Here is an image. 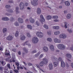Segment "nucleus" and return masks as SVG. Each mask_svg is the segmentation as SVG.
<instances>
[{
    "label": "nucleus",
    "mask_w": 73,
    "mask_h": 73,
    "mask_svg": "<svg viewBox=\"0 0 73 73\" xmlns=\"http://www.w3.org/2000/svg\"><path fill=\"white\" fill-rule=\"evenodd\" d=\"M23 44H24V45H28L29 46H31V44L29 43V42L28 41H27L26 42H25Z\"/></svg>",
    "instance_id": "obj_16"
},
{
    "label": "nucleus",
    "mask_w": 73,
    "mask_h": 73,
    "mask_svg": "<svg viewBox=\"0 0 73 73\" xmlns=\"http://www.w3.org/2000/svg\"><path fill=\"white\" fill-rule=\"evenodd\" d=\"M15 65L17 66H19V65H20V64H19V62H15Z\"/></svg>",
    "instance_id": "obj_46"
},
{
    "label": "nucleus",
    "mask_w": 73,
    "mask_h": 73,
    "mask_svg": "<svg viewBox=\"0 0 73 73\" xmlns=\"http://www.w3.org/2000/svg\"><path fill=\"white\" fill-rule=\"evenodd\" d=\"M70 50L73 51V44H72L71 45V47H70Z\"/></svg>",
    "instance_id": "obj_51"
},
{
    "label": "nucleus",
    "mask_w": 73,
    "mask_h": 73,
    "mask_svg": "<svg viewBox=\"0 0 73 73\" xmlns=\"http://www.w3.org/2000/svg\"><path fill=\"white\" fill-rule=\"evenodd\" d=\"M42 60L43 61H42L43 62V63L44 65H46L47 64H48V60L47 59L45 58H44L42 59Z\"/></svg>",
    "instance_id": "obj_8"
},
{
    "label": "nucleus",
    "mask_w": 73,
    "mask_h": 73,
    "mask_svg": "<svg viewBox=\"0 0 73 73\" xmlns=\"http://www.w3.org/2000/svg\"><path fill=\"white\" fill-rule=\"evenodd\" d=\"M44 63L43 61H41L39 64L40 66H44Z\"/></svg>",
    "instance_id": "obj_28"
},
{
    "label": "nucleus",
    "mask_w": 73,
    "mask_h": 73,
    "mask_svg": "<svg viewBox=\"0 0 73 73\" xmlns=\"http://www.w3.org/2000/svg\"><path fill=\"white\" fill-rule=\"evenodd\" d=\"M37 13L38 15L40 14L41 13V9H40V8H38L37 10Z\"/></svg>",
    "instance_id": "obj_15"
},
{
    "label": "nucleus",
    "mask_w": 73,
    "mask_h": 73,
    "mask_svg": "<svg viewBox=\"0 0 73 73\" xmlns=\"http://www.w3.org/2000/svg\"><path fill=\"white\" fill-rule=\"evenodd\" d=\"M1 64L3 65H4L5 64H6V63L5 62L2 61L1 62Z\"/></svg>",
    "instance_id": "obj_49"
},
{
    "label": "nucleus",
    "mask_w": 73,
    "mask_h": 73,
    "mask_svg": "<svg viewBox=\"0 0 73 73\" xmlns=\"http://www.w3.org/2000/svg\"><path fill=\"white\" fill-rule=\"evenodd\" d=\"M54 66H55V67H56L57 66V65H58V63L56 62H53Z\"/></svg>",
    "instance_id": "obj_30"
},
{
    "label": "nucleus",
    "mask_w": 73,
    "mask_h": 73,
    "mask_svg": "<svg viewBox=\"0 0 73 73\" xmlns=\"http://www.w3.org/2000/svg\"><path fill=\"white\" fill-rule=\"evenodd\" d=\"M64 23V27L66 29L67 28H68V27L67 26V24H66V22H65Z\"/></svg>",
    "instance_id": "obj_41"
},
{
    "label": "nucleus",
    "mask_w": 73,
    "mask_h": 73,
    "mask_svg": "<svg viewBox=\"0 0 73 73\" xmlns=\"http://www.w3.org/2000/svg\"><path fill=\"white\" fill-rule=\"evenodd\" d=\"M19 8L18 7H16L15 9V11L16 12V13L17 14H18L19 13H20V11H19Z\"/></svg>",
    "instance_id": "obj_24"
},
{
    "label": "nucleus",
    "mask_w": 73,
    "mask_h": 73,
    "mask_svg": "<svg viewBox=\"0 0 73 73\" xmlns=\"http://www.w3.org/2000/svg\"><path fill=\"white\" fill-rule=\"evenodd\" d=\"M46 18L47 20H50V19H52V16L50 15H48L47 16Z\"/></svg>",
    "instance_id": "obj_29"
},
{
    "label": "nucleus",
    "mask_w": 73,
    "mask_h": 73,
    "mask_svg": "<svg viewBox=\"0 0 73 73\" xmlns=\"http://www.w3.org/2000/svg\"><path fill=\"white\" fill-rule=\"evenodd\" d=\"M64 3V1L63 0H61V2H60V4H62Z\"/></svg>",
    "instance_id": "obj_60"
},
{
    "label": "nucleus",
    "mask_w": 73,
    "mask_h": 73,
    "mask_svg": "<svg viewBox=\"0 0 73 73\" xmlns=\"http://www.w3.org/2000/svg\"><path fill=\"white\" fill-rule=\"evenodd\" d=\"M71 15L70 14H68L66 16V18L67 19H70L71 18Z\"/></svg>",
    "instance_id": "obj_27"
},
{
    "label": "nucleus",
    "mask_w": 73,
    "mask_h": 73,
    "mask_svg": "<svg viewBox=\"0 0 73 73\" xmlns=\"http://www.w3.org/2000/svg\"><path fill=\"white\" fill-rule=\"evenodd\" d=\"M47 33L49 36H51L52 35V32L50 31H47Z\"/></svg>",
    "instance_id": "obj_33"
},
{
    "label": "nucleus",
    "mask_w": 73,
    "mask_h": 73,
    "mask_svg": "<svg viewBox=\"0 0 73 73\" xmlns=\"http://www.w3.org/2000/svg\"><path fill=\"white\" fill-rule=\"evenodd\" d=\"M33 2H31V4L34 6H36L38 5V0H33Z\"/></svg>",
    "instance_id": "obj_5"
},
{
    "label": "nucleus",
    "mask_w": 73,
    "mask_h": 73,
    "mask_svg": "<svg viewBox=\"0 0 73 73\" xmlns=\"http://www.w3.org/2000/svg\"><path fill=\"white\" fill-rule=\"evenodd\" d=\"M3 47L2 46H0V50L1 51H3Z\"/></svg>",
    "instance_id": "obj_48"
},
{
    "label": "nucleus",
    "mask_w": 73,
    "mask_h": 73,
    "mask_svg": "<svg viewBox=\"0 0 73 73\" xmlns=\"http://www.w3.org/2000/svg\"><path fill=\"white\" fill-rule=\"evenodd\" d=\"M54 60L56 61H57V62H58V61H60L62 60V59L61 58H59L58 59L57 58H56L55 57L53 58Z\"/></svg>",
    "instance_id": "obj_11"
},
{
    "label": "nucleus",
    "mask_w": 73,
    "mask_h": 73,
    "mask_svg": "<svg viewBox=\"0 0 73 73\" xmlns=\"http://www.w3.org/2000/svg\"><path fill=\"white\" fill-rule=\"evenodd\" d=\"M47 41H48L49 42H51L52 41V39L50 38H48L47 39Z\"/></svg>",
    "instance_id": "obj_44"
},
{
    "label": "nucleus",
    "mask_w": 73,
    "mask_h": 73,
    "mask_svg": "<svg viewBox=\"0 0 73 73\" xmlns=\"http://www.w3.org/2000/svg\"><path fill=\"white\" fill-rule=\"evenodd\" d=\"M5 15H6L7 16H10V14H9V13H5Z\"/></svg>",
    "instance_id": "obj_61"
},
{
    "label": "nucleus",
    "mask_w": 73,
    "mask_h": 73,
    "mask_svg": "<svg viewBox=\"0 0 73 73\" xmlns=\"http://www.w3.org/2000/svg\"><path fill=\"white\" fill-rule=\"evenodd\" d=\"M18 21H19V23H23L24 21H23V19H22L21 18H19L18 19Z\"/></svg>",
    "instance_id": "obj_20"
},
{
    "label": "nucleus",
    "mask_w": 73,
    "mask_h": 73,
    "mask_svg": "<svg viewBox=\"0 0 73 73\" xmlns=\"http://www.w3.org/2000/svg\"><path fill=\"white\" fill-rule=\"evenodd\" d=\"M58 18V17L57 16H54L52 17V19H57Z\"/></svg>",
    "instance_id": "obj_40"
},
{
    "label": "nucleus",
    "mask_w": 73,
    "mask_h": 73,
    "mask_svg": "<svg viewBox=\"0 0 73 73\" xmlns=\"http://www.w3.org/2000/svg\"><path fill=\"white\" fill-rule=\"evenodd\" d=\"M14 71L15 73H19V71L15 69L14 70Z\"/></svg>",
    "instance_id": "obj_53"
},
{
    "label": "nucleus",
    "mask_w": 73,
    "mask_h": 73,
    "mask_svg": "<svg viewBox=\"0 0 73 73\" xmlns=\"http://www.w3.org/2000/svg\"><path fill=\"white\" fill-rule=\"evenodd\" d=\"M27 27L29 29H32V27L31 25H28L27 26Z\"/></svg>",
    "instance_id": "obj_26"
},
{
    "label": "nucleus",
    "mask_w": 73,
    "mask_h": 73,
    "mask_svg": "<svg viewBox=\"0 0 73 73\" xmlns=\"http://www.w3.org/2000/svg\"><path fill=\"white\" fill-rule=\"evenodd\" d=\"M12 51H13V52H16V49L15 48L13 49V50Z\"/></svg>",
    "instance_id": "obj_59"
},
{
    "label": "nucleus",
    "mask_w": 73,
    "mask_h": 73,
    "mask_svg": "<svg viewBox=\"0 0 73 73\" xmlns=\"http://www.w3.org/2000/svg\"><path fill=\"white\" fill-rule=\"evenodd\" d=\"M50 48L52 51H54V46L53 45H51L50 47Z\"/></svg>",
    "instance_id": "obj_25"
},
{
    "label": "nucleus",
    "mask_w": 73,
    "mask_h": 73,
    "mask_svg": "<svg viewBox=\"0 0 73 73\" xmlns=\"http://www.w3.org/2000/svg\"><path fill=\"white\" fill-rule=\"evenodd\" d=\"M8 3H13V0H9L8 1Z\"/></svg>",
    "instance_id": "obj_57"
},
{
    "label": "nucleus",
    "mask_w": 73,
    "mask_h": 73,
    "mask_svg": "<svg viewBox=\"0 0 73 73\" xmlns=\"http://www.w3.org/2000/svg\"><path fill=\"white\" fill-rule=\"evenodd\" d=\"M60 33V31H57L55 32H54V34L55 35H59V34Z\"/></svg>",
    "instance_id": "obj_31"
},
{
    "label": "nucleus",
    "mask_w": 73,
    "mask_h": 73,
    "mask_svg": "<svg viewBox=\"0 0 73 73\" xmlns=\"http://www.w3.org/2000/svg\"><path fill=\"white\" fill-rule=\"evenodd\" d=\"M64 4L66 6H67L68 7L70 6V3L68 1H66L64 2Z\"/></svg>",
    "instance_id": "obj_14"
},
{
    "label": "nucleus",
    "mask_w": 73,
    "mask_h": 73,
    "mask_svg": "<svg viewBox=\"0 0 73 73\" xmlns=\"http://www.w3.org/2000/svg\"><path fill=\"white\" fill-rule=\"evenodd\" d=\"M32 41L34 44H36V43L38 42V39L37 37H34L32 39Z\"/></svg>",
    "instance_id": "obj_4"
},
{
    "label": "nucleus",
    "mask_w": 73,
    "mask_h": 73,
    "mask_svg": "<svg viewBox=\"0 0 73 73\" xmlns=\"http://www.w3.org/2000/svg\"><path fill=\"white\" fill-rule=\"evenodd\" d=\"M21 38L20 39L21 40H24L25 38H26V37L23 34H22V35H21Z\"/></svg>",
    "instance_id": "obj_10"
},
{
    "label": "nucleus",
    "mask_w": 73,
    "mask_h": 73,
    "mask_svg": "<svg viewBox=\"0 0 73 73\" xmlns=\"http://www.w3.org/2000/svg\"><path fill=\"white\" fill-rule=\"evenodd\" d=\"M53 28H54V29H59V27L58 26H53Z\"/></svg>",
    "instance_id": "obj_32"
},
{
    "label": "nucleus",
    "mask_w": 73,
    "mask_h": 73,
    "mask_svg": "<svg viewBox=\"0 0 73 73\" xmlns=\"http://www.w3.org/2000/svg\"><path fill=\"white\" fill-rule=\"evenodd\" d=\"M14 25L16 26V27H18L19 26V24L17 21H16L14 23Z\"/></svg>",
    "instance_id": "obj_34"
},
{
    "label": "nucleus",
    "mask_w": 73,
    "mask_h": 73,
    "mask_svg": "<svg viewBox=\"0 0 73 73\" xmlns=\"http://www.w3.org/2000/svg\"><path fill=\"white\" fill-rule=\"evenodd\" d=\"M5 55L6 56H8L10 57L9 58H11V54H10L8 52H7L5 54Z\"/></svg>",
    "instance_id": "obj_36"
},
{
    "label": "nucleus",
    "mask_w": 73,
    "mask_h": 73,
    "mask_svg": "<svg viewBox=\"0 0 73 73\" xmlns=\"http://www.w3.org/2000/svg\"><path fill=\"white\" fill-rule=\"evenodd\" d=\"M2 20L4 21H8L9 20V18L7 17H3L2 18Z\"/></svg>",
    "instance_id": "obj_17"
},
{
    "label": "nucleus",
    "mask_w": 73,
    "mask_h": 73,
    "mask_svg": "<svg viewBox=\"0 0 73 73\" xmlns=\"http://www.w3.org/2000/svg\"><path fill=\"white\" fill-rule=\"evenodd\" d=\"M40 18L42 21L43 22H44V21H45V20L44 18V17H43V15H40Z\"/></svg>",
    "instance_id": "obj_23"
},
{
    "label": "nucleus",
    "mask_w": 73,
    "mask_h": 73,
    "mask_svg": "<svg viewBox=\"0 0 73 73\" xmlns=\"http://www.w3.org/2000/svg\"><path fill=\"white\" fill-rule=\"evenodd\" d=\"M29 20L31 23H34V22H35V20H34V19H33L32 17H30L29 18Z\"/></svg>",
    "instance_id": "obj_18"
},
{
    "label": "nucleus",
    "mask_w": 73,
    "mask_h": 73,
    "mask_svg": "<svg viewBox=\"0 0 73 73\" xmlns=\"http://www.w3.org/2000/svg\"><path fill=\"white\" fill-rule=\"evenodd\" d=\"M61 66L62 68H65V63L64 61H61Z\"/></svg>",
    "instance_id": "obj_12"
},
{
    "label": "nucleus",
    "mask_w": 73,
    "mask_h": 73,
    "mask_svg": "<svg viewBox=\"0 0 73 73\" xmlns=\"http://www.w3.org/2000/svg\"><path fill=\"white\" fill-rule=\"evenodd\" d=\"M43 49L44 52H47L48 50V48L46 47H44L43 48Z\"/></svg>",
    "instance_id": "obj_21"
},
{
    "label": "nucleus",
    "mask_w": 73,
    "mask_h": 73,
    "mask_svg": "<svg viewBox=\"0 0 73 73\" xmlns=\"http://www.w3.org/2000/svg\"><path fill=\"white\" fill-rule=\"evenodd\" d=\"M10 20L11 21H13L14 20V18H13V17H11L10 19Z\"/></svg>",
    "instance_id": "obj_56"
},
{
    "label": "nucleus",
    "mask_w": 73,
    "mask_h": 73,
    "mask_svg": "<svg viewBox=\"0 0 73 73\" xmlns=\"http://www.w3.org/2000/svg\"><path fill=\"white\" fill-rule=\"evenodd\" d=\"M35 24H36L37 26H39V25H40V23L38 21H36L35 22Z\"/></svg>",
    "instance_id": "obj_42"
},
{
    "label": "nucleus",
    "mask_w": 73,
    "mask_h": 73,
    "mask_svg": "<svg viewBox=\"0 0 73 73\" xmlns=\"http://www.w3.org/2000/svg\"><path fill=\"white\" fill-rule=\"evenodd\" d=\"M19 35V32L18 31H16V33L15 34V36L16 37L17 36H18V35Z\"/></svg>",
    "instance_id": "obj_39"
},
{
    "label": "nucleus",
    "mask_w": 73,
    "mask_h": 73,
    "mask_svg": "<svg viewBox=\"0 0 73 73\" xmlns=\"http://www.w3.org/2000/svg\"><path fill=\"white\" fill-rule=\"evenodd\" d=\"M23 50H24L25 51V52H26V53H28V50H27L26 48H23Z\"/></svg>",
    "instance_id": "obj_52"
},
{
    "label": "nucleus",
    "mask_w": 73,
    "mask_h": 73,
    "mask_svg": "<svg viewBox=\"0 0 73 73\" xmlns=\"http://www.w3.org/2000/svg\"><path fill=\"white\" fill-rule=\"evenodd\" d=\"M60 38H65L66 37V35L65 34H62L60 35Z\"/></svg>",
    "instance_id": "obj_9"
},
{
    "label": "nucleus",
    "mask_w": 73,
    "mask_h": 73,
    "mask_svg": "<svg viewBox=\"0 0 73 73\" xmlns=\"http://www.w3.org/2000/svg\"><path fill=\"white\" fill-rule=\"evenodd\" d=\"M5 7L7 9H8V10H7V12H10V13H12L13 12V11L11 9H9V8H10L11 7V6H10V5H5Z\"/></svg>",
    "instance_id": "obj_1"
},
{
    "label": "nucleus",
    "mask_w": 73,
    "mask_h": 73,
    "mask_svg": "<svg viewBox=\"0 0 73 73\" xmlns=\"http://www.w3.org/2000/svg\"><path fill=\"white\" fill-rule=\"evenodd\" d=\"M7 67H8L9 69H11V67L10 66V64H7Z\"/></svg>",
    "instance_id": "obj_50"
},
{
    "label": "nucleus",
    "mask_w": 73,
    "mask_h": 73,
    "mask_svg": "<svg viewBox=\"0 0 73 73\" xmlns=\"http://www.w3.org/2000/svg\"><path fill=\"white\" fill-rule=\"evenodd\" d=\"M36 50H33L32 51V53H36Z\"/></svg>",
    "instance_id": "obj_58"
},
{
    "label": "nucleus",
    "mask_w": 73,
    "mask_h": 73,
    "mask_svg": "<svg viewBox=\"0 0 73 73\" xmlns=\"http://www.w3.org/2000/svg\"><path fill=\"white\" fill-rule=\"evenodd\" d=\"M42 57H43V55L42 54H40L38 57V59L40 60L41 58H42Z\"/></svg>",
    "instance_id": "obj_45"
},
{
    "label": "nucleus",
    "mask_w": 73,
    "mask_h": 73,
    "mask_svg": "<svg viewBox=\"0 0 73 73\" xmlns=\"http://www.w3.org/2000/svg\"><path fill=\"white\" fill-rule=\"evenodd\" d=\"M40 54V52H38L36 54L34 55V56L35 57H38Z\"/></svg>",
    "instance_id": "obj_38"
},
{
    "label": "nucleus",
    "mask_w": 73,
    "mask_h": 73,
    "mask_svg": "<svg viewBox=\"0 0 73 73\" xmlns=\"http://www.w3.org/2000/svg\"><path fill=\"white\" fill-rule=\"evenodd\" d=\"M13 39V36L11 35H9L6 38V40L8 41H12Z\"/></svg>",
    "instance_id": "obj_7"
},
{
    "label": "nucleus",
    "mask_w": 73,
    "mask_h": 73,
    "mask_svg": "<svg viewBox=\"0 0 73 73\" xmlns=\"http://www.w3.org/2000/svg\"><path fill=\"white\" fill-rule=\"evenodd\" d=\"M49 67L50 70H52L53 69V64H50L49 65Z\"/></svg>",
    "instance_id": "obj_22"
},
{
    "label": "nucleus",
    "mask_w": 73,
    "mask_h": 73,
    "mask_svg": "<svg viewBox=\"0 0 73 73\" xmlns=\"http://www.w3.org/2000/svg\"><path fill=\"white\" fill-rule=\"evenodd\" d=\"M66 56L68 58H72V55L70 54H66Z\"/></svg>",
    "instance_id": "obj_19"
},
{
    "label": "nucleus",
    "mask_w": 73,
    "mask_h": 73,
    "mask_svg": "<svg viewBox=\"0 0 73 73\" xmlns=\"http://www.w3.org/2000/svg\"><path fill=\"white\" fill-rule=\"evenodd\" d=\"M67 31H68L70 33H72V31L71 29L69 30V28H68L67 29Z\"/></svg>",
    "instance_id": "obj_43"
},
{
    "label": "nucleus",
    "mask_w": 73,
    "mask_h": 73,
    "mask_svg": "<svg viewBox=\"0 0 73 73\" xmlns=\"http://www.w3.org/2000/svg\"><path fill=\"white\" fill-rule=\"evenodd\" d=\"M36 35L38 37L41 38L43 37L44 34H43V33L42 32H38L36 33Z\"/></svg>",
    "instance_id": "obj_3"
},
{
    "label": "nucleus",
    "mask_w": 73,
    "mask_h": 73,
    "mask_svg": "<svg viewBox=\"0 0 73 73\" xmlns=\"http://www.w3.org/2000/svg\"><path fill=\"white\" fill-rule=\"evenodd\" d=\"M43 27H44V28H45L46 29H48V28H49V27H48V26L44 24V25H43Z\"/></svg>",
    "instance_id": "obj_35"
},
{
    "label": "nucleus",
    "mask_w": 73,
    "mask_h": 73,
    "mask_svg": "<svg viewBox=\"0 0 73 73\" xmlns=\"http://www.w3.org/2000/svg\"><path fill=\"white\" fill-rule=\"evenodd\" d=\"M54 40V42H58V43H60L61 42V40L60 39H58L57 38H55Z\"/></svg>",
    "instance_id": "obj_13"
},
{
    "label": "nucleus",
    "mask_w": 73,
    "mask_h": 73,
    "mask_svg": "<svg viewBox=\"0 0 73 73\" xmlns=\"http://www.w3.org/2000/svg\"><path fill=\"white\" fill-rule=\"evenodd\" d=\"M25 7H27L28 5V3H25Z\"/></svg>",
    "instance_id": "obj_62"
},
{
    "label": "nucleus",
    "mask_w": 73,
    "mask_h": 73,
    "mask_svg": "<svg viewBox=\"0 0 73 73\" xmlns=\"http://www.w3.org/2000/svg\"><path fill=\"white\" fill-rule=\"evenodd\" d=\"M58 48L60 49H64L65 48V46L62 44H59L58 45Z\"/></svg>",
    "instance_id": "obj_2"
},
{
    "label": "nucleus",
    "mask_w": 73,
    "mask_h": 73,
    "mask_svg": "<svg viewBox=\"0 0 73 73\" xmlns=\"http://www.w3.org/2000/svg\"><path fill=\"white\" fill-rule=\"evenodd\" d=\"M54 21L55 22H60V20L58 19H55L54 20Z\"/></svg>",
    "instance_id": "obj_55"
},
{
    "label": "nucleus",
    "mask_w": 73,
    "mask_h": 73,
    "mask_svg": "<svg viewBox=\"0 0 73 73\" xmlns=\"http://www.w3.org/2000/svg\"><path fill=\"white\" fill-rule=\"evenodd\" d=\"M19 7H20V9L22 10L24 8V5L23 2H21L19 4Z\"/></svg>",
    "instance_id": "obj_6"
},
{
    "label": "nucleus",
    "mask_w": 73,
    "mask_h": 73,
    "mask_svg": "<svg viewBox=\"0 0 73 73\" xmlns=\"http://www.w3.org/2000/svg\"><path fill=\"white\" fill-rule=\"evenodd\" d=\"M3 33H4L6 32L7 31V29L6 28H5L3 29Z\"/></svg>",
    "instance_id": "obj_37"
},
{
    "label": "nucleus",
    "mask_w": 73,
    "mask_h": 73,
    "mask_svg": "<svg viewBox=\"0 0 73 73\" xmlns=\"http://www.w3.org/2000/svg\"><path fill=\"white\" fill-rule=\"evenodd\" d=\"M71 66H72V68H73V63H71Z\"/></svg>",
    "instance_id": "obj_64"
},
{
    "label": "nucleus",
    "mask_w": 73,
    "mask_h": 73,
    "mask_svg": "<svg viewBox=\"0 0 73 73\" xmlns=\"http://www.w3.org/2000/svg\"><path fill=\"white\" fill-rule=\"evenodd\" d=\"M18 54L19 55H21V52H20V51H19L18 52Z\"/></svg>",
    "instance_id": "obj_63"
},
{
    "label": "nucleus",
    "mask_w": 73,
    "mask_h": 73,
    "mask_svg": "<svg viewBox=\"0 0 73 73\" xmlns=\"http://www.w3.org/2000/svg\"><path fill=\"white\" fill-rule=\"evenodd\" d=\"M27 35L29 37H31V35H30V33H27Z\"/></svg>",
    "instance_id": "obj_47"
},
{
    "label": "nucleus",
    "mask_w": 73,
    "mask_h": 73,
    "mask_svg": "<svg viewBox=\"0 0 73 73\" xmlns=\"http://www.w3.org/2000/svg\"><path fill=\"white\" fill-rule=\"evenodd\" d=\"M28 64L29 66H33V64L30 62L28 63Z\"/></svg>",
    "instance_id": "obj_54"
}]
</instances>
